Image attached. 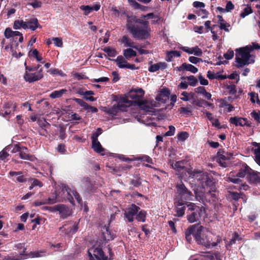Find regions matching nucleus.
<instances>
[{"mask_svg": "<svg viewBox=\"0 0 260 260\" xmlns=\"http://www.w3.org/2000/svg\"><path fill=\"white\" fill-rule=\"evenodd\" d=\"M127 18L126 28L137 40H144L150 37L151 28L148 21L137 18L135 16H129L125 14Z\"/></svg>", "mask_w": 260, "mask_h": 260, "instance_id": "f257e3e1", "label": "nucleus"}, {"mask_svg": "<svg viewBox=\"0 0 260 260\" xmlns=\"http://www.w3.org/2000/svg\"><path fill=\"white\" fill-rule=\"evenodd\" d=\"M187 172L189 174V177L192 178L198 177L202 181V185L205 191L210 190L211 192H215L216 185L215 182L212 175L207 172H202L201 171H191L189 170Z\"/></svg>", "mask_w": 260, "mask_h": 260, "instance_id": "f03ea898", "label": "nucleus"}, {"mask_svg": "<svg viewBox=\"0 0 260 260\" xmlns=\"http://www.w3.org/2000/svg\"><path fill=\"white\" fill-rule=\"evenodd\" d=\"M176 189L174 204L177 206L187 205L189 204L187 201L190 200L193 196L192 192L186 187L182 182L176 185Z\"/></svg>", "mask_w": 260, "mask_h": 260, "instance_id": "7ed1b4c3", "label": "nucleus"}, {"mask_svg": "<svg viewBox=\"0 0 260 260\" xmlns=\"http://www.w3.org/2000/svg\"><path fill=\"white\" fill-rule=\"evenodd\" d=\"M186 206L188 208L187 219L190 223L199 221L201 217L205 214V209L203 207L196 206L192 203H189Z\"/></svg>", "mask_w": 260, "mask_h": 260, "instance_id": "20e7f679", "label": "nucleus"}, {"mask_svg": "<svg viewBox=\"0 0 260 260\" xmlns=\"http://www.w3.org/2000/svg\"><path fill=\"white\" fill-rule=\"evenodd\" d=\"M236 61L237 64L236 65L238 68H240L245 65H248L250 63L253 62V60L251 62H249L250 57H251L250 51L248 48L246 46L244 48H240L236 50Z\"/></svg>", "mask_w": 260, "mask_h": 260, "instance_id": "39448f33", "label": "nucleus"}, {"mask_svg": "<svg viewBox=\"0 0 260 260\" xmlns=\"http://www.w3.org/2000/svg\"><path fill=\"white\" fill-rule=\"evenodd\" d=\"M198 224L197 228L196 233L194 234V240L196 242L206 248H211V240L208 236L203 233V226L202 225Z\"/></svg>", "mask_w": 260, "mask_h": 260, "instance_id": "423d86ee", "label": "nucleus"}, {"mask_svg": "<svg viewBox=\"0 0 260 260\" xmlns=\"http://www.w3.org/2000/svg\"><path fill=\"white\" fill-rule=\"evenodd\" d=\"M62 192L65 194L67 200L73 205H75V199L80 205H82L80 195L76 190H72L66 185L62 186Z\"/></svg>", "mask_w": 260, "mask_h": 260, "instance_id": "0eeeda50", "label": "nucleus"}, {"mask_svg": "<svg viewBox=\"0 0 260 260\" xmlns=\"http://www.w3.org/2000/svg\"><path fill=\"white\" fill-rule=\"evenodd\" d=\"M144 91L142 88L132 89L127 93V96L132 100V105H142L145 104L142 99L144 98Z\"/></svg>", "mask_w": 260, "mask_h": 260, "instance_id": "6e6552de", "label": "nucleus"}, {"mask_svg": "<svg viewBox=\"0 0 260 260\" xmlns=\"http://www.w3.org/2000/svg\"><path fill=\"white\" fill-rule=\"evenodd\" d=\"M13 152H19V156L21 159L28 160L31 161H34L37 160V158L34 155L27 153L28 149L26 147H21L18 144H15L14 145Z\"/></svg>", "mask_w": 260, "mask_h": 260, "instance_id": "1a4fd4ad", "label": "nucleus"}, {"mask_svg": "<svg viewBox=\"0 0 260 260\" xmlns=\"http://www.w3.org/2000/svg\"><path fill=\"white\" fill-rule=\"evenodd\" d=\"M5 37L7 39H10L11 48H13V42H15V38L19 37L18 42L21 43L23 41V37L22 34L18 31H13L10 27H8L5 29L4 32Z\"/></svg>", "mask_w": 260, "mask_h": 260, "instance_id": "9d476101", "label": "nucleus"}, {"mask_svg": "<svg viewBox=\"0 0 260 260\" xmlns=\"http://www.w3.org/2000/svg\"><path fill=\"white\" fill-rule=\"evenodd\" d=\"M140 208L134 204H132L131 206L126 209L124 213V217L129 222H132L134 220V216L136 215Z\"/></svg>", "mask_w": 260, "mask_h": 260, "instance_id": "9b49d317", "label": "nucleus"}, {"mask_svg": "<svg viewBox=\"0 0 260 260\" xmlns=\"http://www.w3.org/2000/svg\"><path fill=\"white\" fill-rule=\"evenodd\" d=\"M232 156V154L225 152L223 149H219L217 153V161L219 164L220 166L226 168L228 164L225 162L226 160H229Z\"/></svg>", "mask_w": 260, "mask_h": 260, "instance_id": "f8f14e48", "label": "nucleus"}, {"mask_svg": "<svg viewBox=\"0 0 260 260\" xmlns=\"http://www.w3.org/2000/svg\"><path fill=\"white\" fill-rule=\"evenodd\" d=\"M42 72V69H41L38 72L34 73H29L26 71L24 75V79L26 82H28L29 83H32L39 81L44 77Z\"/></svg>", "mask_w": 260, "mask_h": 260, "instance_id": "ddd939ff", "label": "nucleus"}, {"mask_svg": "<svg viewBox=\"0 0 260 260\" xmlns=\"http://www.w3.org/2000/svg\"><path fill=\"white\" fill-rule=\"evenodd\" d=\"M49 208L52 212L58 211L60 216L63 219L66 218L70 215L69 209L64 205L59 204Z\"/></svg>", "mask_w": 260, "mask_h": 260, "instance_id": "4468645a", "label": "nucleus"}, {"mask_svg": "<svg viewBox=\"0 0 260 260\" xmlns=\"http://www.w3.org/2000/svg\"><path fill=\"white\" fill-rule=\"evenodd\" d=\"M251 170L252 169L246 163L242 162L239 166L238 172L235 177L247 178Z\"/></svg>", "mask_w": 260, "mask_h": 260, "instance_id": "2eb2a0df", "label": "nucleus"}, {"mask_svg": "<svg viewBox=\"0 0 260 260\" xmlns=\"http://www.w3.org/2000/svg\"><path fill=\"white\" fill-rule=\"evenodd\" d=\"M229 122L231 124H234L235 126H249V124L248 123V120L246 118L239 117L237 116L232 117L230 118Z\"/></svg>", "mask_w": 260, "mask_h": 260, "instance_id": "dca6fc26", "label": "nucleus"}, {"mask_svg": "<svg viewBox=\"0 0 260 260\" xmlns=\"http://www.w3.org/2000/svg\"><path fill=\"white\" fill-rule=\"evenodd\" d=\"M246 179L250 184H257L260 180V172L252 169Z\"/></svg>", "mask_w": 260, "mask_h": 260, "instance_id": "f3484780", "label": "nucleus"}, {"mask_svg": "<svg viewBox=\"0 0 260 260\" xmlns=\"http://www.w3.org/2000/svg\"><path fill=\"white\" fill-rule=\"evenodd\" d=\"M170 94V91L168 88H163L155 99L157 101L165 104L169 100Z\"/></svg>", "mask_w": 260, "mask_h": 260, "instance_id": "a211bd4d", "label": "nucleus"}, {"mask_svg": "<svg viewBox=\"0 0 260 260\" xmlns=\"http://www.w3.org/2000/svg\"><path fill=\"white\" fill-rule=\"evenodd\" d=\"M78 229V225L74 224L72 226L66 227V225H63L59 228V232L61 235H70L75 234Z\"/></svg>", "mask_w": 260, "mask_h": 260, "instance_id": "6ab92c4d", "label": "nucleus"}, {"mask_svg": "<svg viewBox=\"0 0 260 260\" xmlns=\"http://www.w3.org/2000/svg\"><path fill=\"white\" fill-rule=\"evenodd\" d=\"M16 108V105L12 102H9L4 104L3 107L2 111L5 110V112L2 113L4 117H6L10 115L11 112L15 111Z\"/></svg>", "mask_w": 260, "mask_h": 260, "instance_id": "aec40b11", "label": "nucleus"}, {"mask_svg": "<svg viewBox=\"0 0 260 260\" xmlns=\"http://www.w3.org/2000/svg\"><path fill=\"white\" fill-rule=\"evenodd\" d=\"M129 98H128L127 95L125 97H118L115 96L114 97V100L117 102V105L119 106V108L121 109L122 108H124L127 106L125 105V104L128 105V106L132 105V102L130 100H129Z\"/></svg>", "mask_w": 260, "mask_h": 260, "instance_id": "412c9836", "label": "nucleus"}, {"mask_svg": "<svg viewBox=\"0 0 260 260\" xmlns=\"http://www.w3.org/2000/svg\"><path fill=\"white\" fill-rule=\"evenodd\" d=\"M177 71H189L192 73H196L198 71V68H197L194 66L187 63H182L180 66L177 67Z\"/></svg>", "mask_w": 260, "mask_h": 260, "instance_id": "4be33fe9", "label": "nucleus"}, {"mask_svg": "<svg viewBox=\"0 0 260 260\" xmlns=\"http://www.w3.org/2000/svg\"><path fill=\"white\" fill-rule=\"evenodd\" d=\"M120 42L124 45L125 47H130L138 49V46L135 45V43L127 36L124 35L122 36Z\"/></svg>", "mask_w": 260, "mask_h": 260, "instance_id": "5701e85b", "label": "nucleus"}, {"mask_svg": "<svg viewBox=\"0 0 260 260\" xmlns=\"http://www.w3.org/2000/svg\"><path fill=\"white\" fill-rule=\"evenodd\" d=\"M197 228H198V224H195L189 226L186 231L185 237L189 243H190L192 240L191 235L194 238V234L196 233Z\"/></svg>", "mask_w": 260, "mask_h": 260, "instance_id": "b1692460", "label": "nucleus"}, {"mask_svg": "<svg viewBox=\"0 0 260 260\" xmlns=\"http://www.w3.org/2000/svg\"><path fill=\"white\" fill-rule=\"evenodd\" d=\"M85 180V190L88 193L94 192L96 189L95 184L92 182L89 177H86Z\"/></svg>", "mask_w": 260, "mask_h": 260, "instance_id": "393cba45", "label": "nucleus"}, {"mask_svg": "<svg viewBox=\"0 0 260 260\" xmlns=\"http://www.w3.org/2000/svg\"><path fill=\"white\" fill-rule=\"evenodd\" d=\"M27 29L29 28L33 31L35 30L37 28H41L42 26L39 24L38 20L36 18L30 19L26 21Z\"/></svg>", "mask_w": 260, "mask_h": 260, "instance_id": "a878e982", "label": "nucleus"}, {"mask_svg": "<svg viewBox=\"0 0 260 260\" xmlns=\"http://www.w3.org/2000/svg\"><path fill=\"white\" fill-rule=\"evenodd\" d=\"M104 111L111 116H115L117 113L122 110L117 105H114L111 108L104 107Z\"/></svg>", "mask_w": 260, "mask_h": 260, "instance_id": "bb28decb", "label": "nucleus"}, {"mask_svg": "<svg viewBox=\"0 0 260 260\" xmlns=\"http://www.w3.org/2000/svg\"><path fill=\"white\" fill-rule=\"evenodd\" d=\"M195 197L197 200L203 203L209 202L210 199L206 198V192L199 191L198 189L194 190Z\"/></svg>", "mask_w": 260, "mask_h": 260, "instance_id": "cd10ccee", "label": "nucleus"}, {"mask_svg": "<svg viewBox=\"0 0 260 260\" xmlns=\"http://www.w3.org/2000/svg\"><path fill=\"white\" fill-rule=\"evenodd\" d=\"M187 161L185 160H182L176 161L174 164H172V167L178 172L181 171H186L187 168L185 165H187Z\"/></svg>", "mask_w": 260, "mask_h": 260, "instance_id": "c85d7f7f", "label": "nucleus"}, {"mask_svg": "<svg viewBox=\"0 0 260 260\" xmlns=\"http://www.w3.org/2000/svg\"><path fill=\"white\" fill-rule=\"evenodd\" d=\"M253 145L257 148L253 149L252 151L254 155V160L260 166V143L254 142Z\"/></svg>", "mask_w": 260, "mask_h": 260, "instance_id": "c756f323", "label": "nucleus"}, {"mask_svg": "<svg viewBox=\"0 0 260 260\" xmlns=\"http://www.w3.org/2000/svg\"><path fill=\"white\" fill-rule=\"evenodd\" d=\"M22 172L21 171H10L9 172V175L12 177L18 176L16 177L15 181L20 183L25 182L27 180L26 178L23 175H22Z\"/></svg>", "mask_w": 260, "mask_h": 260, "instance_id": "7c9ffc66", "label": "nucleus"}, {"mask_svg": "<svg viewBox=\"0 0 260 260\" xmlns=\"http://www.w3.org/2000/svg\"><path fill=\"white\" fill-rule=\"evenodd\" d=\"M113 61L116 62L117 66L120 69L126 68L127 62L126 59L122 55H119L116 59H113Z\"/></svg>", "mask_w": 260, "mask_h": 260, "instance_id": "2f4dec72", "label": "nucleus"}, {"mask_svg": "<svg viewBox=\"0 0 260 260\" xmlns=\"http://www.w3.org/2000/svg\"><path fill=\"white\" fill-rule=\"evenodd\" d=\"M105 231L102 233L103 238L105 241H111L114 239L116 237L115 234L110 231L109 229L105 227Z\"/></svg>", "mask_w": 260, "mask_h": 260, "instance_id": "473e14b6", "label": "nucleus"}, {"mask_svg": "<svg viewBox=\"0 0 260 260\" xmlns=\"http://www.w3.org/2000/svg\"><path fill=\"white\" fill-rule=\"evenodd\" d=\"M198 256V260H214L212 251L201 252Z\"/></svg>", "mask_w": 260, "mask_h": 260, "instance_id": "72a5a7b5", "label": "nucleus"}, {"mask_svg": "<svg viewBox=\"0 0 260 260\" xmlns=\"http://www.w3.org/2000/svg\"><path fill=\"white\" fill-rule=\"evenodd\" d=\"M123 55L125 59H129L132 57L136 56L137 52L134 51L132 48H127L123 50Z\"/></svg>", "mask_w": 260, "mask_h": 260, "instance_id": "f704fd0d", "label": "nucleus"}, {"mask_svg": "<svg viewBox=\"0 0 260 260\" xmlns=\"http://www.w3.org/2000/svg\"><path fill=\"white\" fill-rule=\"evenodd\" d=\"M92 148L97 153H101L104 151V149L102 147L98 139H91Z\"/></svg>", "mask_w": 260, "mask_h": 260, "instance_id": "c9c22d12", "label": "nucleus"}, {"mask_svg": "<svg viewBox=\"0 0 260 260\" xmlns=\"http://www.w3.org/2000/svg\"><path fill=\"white\" fill-rule=\"evenodd\" d=\"M176 209V214L174 215L175 216L181 217H182L185 214V211L186 209V205H183L182 206H177L174 205Z\"/></svg>", "mask_w": 260, "mask_h": 260, "instance_id": "e433bc0d", "label": "nucleus"}, {"mask_svg": "<svg viewBox=\"0 0 260 260\" xmlns=\"http://www.w3.org/2000/svg\"><path fill=\"white\" fill-rule=\"evenodd\" d=\"M23 28L24 29H27L26 21H23V20H16L14 21L13 24V28L15 29H19Z\"/></svg>", "mask_w": 260, "mask_h": 260, "instance_id": "4c0bfd02", "label": "nucleus"}, {"mask_svg": "<svg viewBox=\"0 0 260 260\" xmlns=\"http://www.w3.org/2000/svg\"><path fill=\"white\" fill-rule=\"evenodd\" d=\"M181 56V52L178 51H171L167 52L166 57V60L170 62L174 57H180Z\"/></svg>", "mask_w": 260, "mask_h": 260, "instance_id": "58836bf2", "label": "nucleus"}, {"mask_svg": "<svg viewBox=\"0 0 260 260\" xmlns=\"http://www.w3.org/2000/svg\"><path fill=\"white\" fill-rule=\"evenodd\" d=\"M147 212L144 210H140L136 214V219L139 222H144L146 221Z\"/></svg>", "mask_w": 260, "mask_h": 260, "instance_id": "ea45409f", "label": "nucleus"}, {"mask_svg": "<svg viewBox=\"0 0 260 260\" xmlns=\"http://www.w3.org/2000/svg\"><path fill=\"white\" fill-rule=\"evenodd\" d=\"M67 92V90L66 89H61L59 90H55L52 92L49 97L51 99L59 98L62 96V95Z\"/></svg>", "mask_w": 260, "mask_h": 260, "instance_id": "a19ab883", "label": "nucleus"}, {"mask_svg": "<svg viewBox=\"0 0 260 260\" xmlns=\"http://www.w3.org/2000/svg\"><path fill=\"white\" fill-rule=\"evenodd\" d=\"M46 255L47 251L46 250L30 252L29 253V257L32 258L44 257L46 256Z\"/></svg>", "mask_w": 260, "mask_h": 260, "instance_id": "79ce46f5", "label": "nucleus"}, {"mask_svg": "<svg viewBox=\"0 0 260 260\" xmlns=\"http://www.w3.org/2000/svg\"><path fill=\"white\" fill-rule=\"evenodd\" d=\"M79 93L80 94L84 95V98L86 100L90 101L91 102H94L96 100V99L92 96H88L94 94L93 92L91 90H88L85 92L80 91Z\"/></svg>", "mask_w": 260, "mask_h": 260, "instance_id": "37998d69", "label": "nucleus"}, {"mask_svg": "<svg viewBox=\"0 0 260 260\" xmlns=\"http://www.w3.org/2000/svg\"><path fill=\"white\" fill-rule=\"evenodd\" d=\"M182 79H187L189 81L188 84L192 86H196L198 83V79L193 75L187 77H182Z\"/></svg>", "mask_w": 260, "mask_h": 260, "instance_id": "c03bdc74", "label": "nucleus"}, {"mask_svg": "<svg viewBox=\"0 0 260 260\" xmlns=\"http://www.w3.org/2000/svg\"><path fill=\"white\" fill-rule=\"evenodd\" d=\"M103 50L107 53L108 55L110 57H115L117 54L116 50L112 49L110 47H105Z\"/></svg>", "mask_w": 260, "mask_h": 260, "instance_id": "a18cd8bd", "label": "nucleus"}, {"mask_svg": "<svg viewBox=\"0 0 260 260\" xmlns=\"http://www.w3.org/2000/svg\"><path fill=\"white\" fill-rule=\"evenodd\" d=\"M252 12L253 11L251 7L248 6L244 9L243 11L241 13L240 15L241 18H243L249 14H251Z\"/></svg>", "mask_w": 260, "mask_h": 260, "instance_id": "49530a36", "label": "nucleus"}, {"mask_svg": "<svg viewBox=\"0 0 260 260\" xmlns=\"http://www.w3.org/2000/svg\"><path fill=\"white\" fill-rule=\"evenodd\" d=\"M178 111L180 114L187 116L191 113V110L189 107H181L179 109Z\"/></svg>", "mask_w": 260, "mask_h": 260, "instance_id": "de8ad7c7", "label": "nucleus"}, {"mask_svg": "<svg viewBox=\"0 0 260 260\" xmlns=\"http://www.w3.org/2000/svg\"><path fill=\"white\" fill-rule=\"evenodd\" d=\"M55 46L58 47H62L63 46L62 40L61 38L54 37L52 39Z\"/></svg>", "mask_w": 260, "mask_h": 260, "instance_id": "09e8293b", "label": "nucleus"}, {"mask_svg": "<svg viewBox=\"0 0 260 260\" xmlns=\"http://www.w3.org/2000/svg\"><path fill=\"white\" fill-rule=\"evenodd\" d=\"M251 117L254 119V120L257 123H260V111H258L256 112L255 110H253L251 113Z\"/></svg>", "mask_w": 260, "mask_h": 260, "instance_id": "8fccbe9b", "label": "nucleus"}, {"mask_svg": "<svg viewBox=\"0 0 260 260\" xmlns=\"http://www.w3.org/2000/svg\"><path fill=\"white\" fill-rule=\"evenodd\" d=\"M73 77L74 79H76L78 80L82 79H87L88 78L85 75V73H76L73 74Z\"/></svg>", "mask_w": 260, "mask_h": 260, "instance_id": "3c124183", "label": "nucleus"}, {"mask_svg": "<svg viewBox=\"0 0 260 260\" xmlns=\"http://www.w3.org/2000/svg\"><path fill=\"white\" fill-rule=\"evenodd\" d=\"M189 134L186 132H180L178 134V139L182 141H185L188 138Z\"/></svg>", "mask_w": 260, "mask_h": 260, "instance_id": "603ef678", "label": "nucleus"}, {"mask_svg": "<svg viewBox=\"0 0 260 260\" xmlns=\"http://www.w3.org/2000/svg\"><path fill=\"white\" fill-rule=\"evenodd\" d=\"M38 123L42 128H47L50 126L49 123H48L45 119L43 120L39 119L38 120Z\"/></svg>", "mask_w": 260, "mask_h": 260, "instance_id": "864d4df0", "label": "nucleus"}, {"mask_svg": "<svg viewBox=\"0 0 260 260\" xmlns=\"http://www.w3.org/2000/svg\"><path fill=\"white\" fill-rule=\"evenodd\" d=\"M73 100L79 105L80 106L82 107L85 110L86 107H87L88 104L84 102L83 100L78 98H74Z\"/></svg>", "mask_w": 260, "mask_h": 260, "instance_id": "5fc2aeb1", "label": "nucleus"}, {"mask_svg": "<svg viewBox=\"0 0 260 260\" xmlns=\"http://www.w3.org/2000/svg\"><path fill=\"white\" fill-rule=\"evenodd\" d=\"M178 220V219L176 218H174L173 220H170L168 221L169 225L174 233H177V230L175 227V222Z\"/></svg>", "mask_w": 260, "mask_h": 260, "instance_id": "6e6d98bb", "label": "nucleus"}, {"mask_svg": "<svg viewBox=\"0 0 260 260\" xmlns=\"http://www.w3.org/2000/svg\"><path fill=\"white\" fill-rule=\"evenodd\" d=\"M226 89L229 90V93L234 95L237 92L236 86L234 84L227 85Z\"/></svg>", "mask_w": 260, "mask_h": 260, "instance_id": "4d7b16f0", "label": "nucleus"}, {"mask_svg": "<svg viewBox=\"0 0 260 260\" xmlns=\"http://www.w3.org/2000/svg\"><path fill=\"white\" fill-rule=\"evenodd\" d=\"M80 8V9L81 10L84 11V14L86 15H87L88 14H89L92 11L91 7L90 6H88V5H87V6H84V5L81 6Z\"/></svg>", "mask_w": 260, "mask_h": 260, "instance_id": "13d9d810", "label": "nucleus"}, {"mask_svg": "<svg viewBox=\"0 0 260 260\" xmlns=\"http://www.w3.org/2000/svg\"><path fill=\"white\" fill-rule=\"evenodd\" d=\"M43 183L38 179H34L31 186H29V189L31 190L35 186H43Z\"/></svg>", "mask_w": 260, "mask_h": 260, "instance_id": "bf43d9fd", "label": "nucleus"}, {"mask_svg": "<svg viewBox=\"0 0 260 260\" xmlns=\"http://www.w3.org/2000/svg\"><path fill=\"white\" fill-rule=\"evenodd\" d=\"M228 181L235 184H241L242 183V180L240 178L232 176L228 177Z\"/></svg>", "mask_w": 260, "mask_h": 260, "instance_id": "052dcab7", "label": "nucleus"}, {"mask_svg": "<svg viewBox=\"0 0 260 260\" xmlns=\"http://www.w3.org/2000/svg\"><path fill=\"white\" fill-rule=\"evenodd\" d=\"M188 60L193 63V64H197L198 63V62H202L203 61V60L202 58H198V57H195V56H190L188 58Z\"/></svg>", "mask_w": 260, "mask_h": 260, "instance_id": "680f3d73", "label": "nucleus"}, {"mask_svg": "<svg viewBox=\"0 0 260 260\" xmlns=\"http://www.w3.org/2000/svg\"><path fill=\"white\" fill-rule=\"evenodd\" d=\"M192 51L193 52V54L198 56H202L203 53L202 50L200 48H199L198 46L192 47Z\"/></svg>", "mask_w": 260, "mask_h": 260, "instance_id": "e2e57ef3", "label": "nucleus"}, {"mask_svg": "<svg viewBox=\"0 0 260 260\" xmlns=\"http://www.w3.org/2000/svg\"><path fill=\"white\" fill-rule=\"evenodd\" d=\"M102 133V129L101 128H98L96 132L93 133L91 137V139H97L98 137Z\"/></svg>", "mask_w": 260, "mask_h": 260, "instance_id": "0e129e2a", "label": "nucleus"}, {"mask_svg": "<svg viewBox=\"0 0 260 260\" xmlns=\"http://www.w3.org/2000/svg\"><path fill=\"white\" fill-rule=\"evenodd\" d=\"M234 55V53L233 50H229L226 53H224L223 56L227 60H230L233 58Z\"/></svg>", "mask_w": 260, "mask_h": 260, "instance_id": "69168bd1", "label": "nucleus"}, {"mask_svg": "<svg viewBox=\"0 0 260 260\" xmlns=\"http://www.w3.org/2000/svg\"><path fill=\"white\" fill-rule=\"evenodd\" d=\"M130 184L133 185L134 187H138L141 185V182L140 179H132L131 180Z\"/></svg>", "mask_w": 260, "mask_h": 260, "instance_id": "338daca9", "label": "nucleus"}, {"mask_svg": "<svg viewBox=\"0 0 260 260\" xmlns=\"http://www.w3.org/2000/svg\"><path fill=\"white\" fill-rule=\"evenodd\" d=\"M212 254L213 255L214 260H222L221 254L219 251H215L214 252H212Z\"/></svg>", "mask_w": 260, "mask_h": 260, "instance_id": "774afa93", "label": "nucleus"}]
</instances>
